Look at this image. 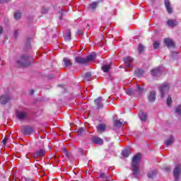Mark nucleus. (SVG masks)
<instances>
[{
	"instance_id": "1",
	"label": "nucleus",
	"mask_w": 181,
	"mask_h": 181,
	"mask_svg": "<svg viewBox=\"0 0 181 181\" xmlns=\"http://www.w3.org/2000/svg\"><path fill=\"white\" fill-rule=\"evenodd\" d=\"M141 163V153L135 155L132 161V170L133 175L136 177L139 175V164Z\"/></svg>"
},
{
	"instance_id": "2",
	"label": "nucleus",
	"mask_w": 181,
	"mask_h": 181,
	"mask_svg": "<svg viewBox=\"0 0 181 181\" xmlns=\"http://www.w3.org/2000/svg\"><path fill=\"white\" fill-rule=\"evenodd\" d=\"M97 54L95 52H93L90 55H88L86 58H83L81 57H76L75 58V62L78 63L79 64H87V63L90 62H93L94 59H95Z\"/></svg>"
},
{
	"instance_id": "3",
	"label": "nucleus",
	"mask_w": 181,
	"mask_h": 181,
	"mask_svg": "<svg viewBox=\"0 0 181 181\" xmlns=\"http://www.w3.org/2000/svg\"><path fill=\"white\" fill-rule=\"evenodd\" d=\"M30 60H32V58L29 57L28 55L24 54L16 63L18 67H26L30 64Z\"/></svg>"
},
{
	"instance_id": "4",
	"label": "nucleus",
	"mask_w": 181,
	"mask_h": 181,
	"mask_svg": "<svg viewBox=\"0 0 181 181\" xmlns=\"http://www.w3.org/2000/svg\"><path fill=\"white\" fill-rule=\"evenodd\" d=\"M170 88V84L169 83H163L159 88V91L160 93V98H165V96L169 93Z\"/></svg>"
},
{
	"instance_id": "5",
	"label": "nucleus",
	"mask_w": 181,
	"mask_h": 181,
	"mask_svg": "<svg viewBox=\"0 0 181 181\" xmlns=\"http://www.w3.org/2000/svg\"><path fill=\"white\" fill-rule=\"evenodd\" d=\"M180 169H181V165L176 164L173 171V175H174L175 181H179V175H180Z\"/></svg>"
},
{
	"instance_id": "6",
	"label": "nucleus",
	"mask_w": 181,
	"mask_h": 181,
	"mask_svg": "<svg viewBox=\"0 0 181 181\" xmlns=\"http://www.w3.org/2000/svg\"><path fill=\"white\" fill-rule=\"evenodd\" d=\"M162 70H163V67L162 66L156 68L151 71V75L154 77H159L162 74Z\"/></svg>"
},
{
	"instance_id": "7",
	"label": "nucleus",
	"mask_w": 181,
	"mask_h": 181,
	"mask_svg": "<svg viewBox=\"0 0 181 181\" xmlns=\"http://www.w3.org/2000/svg\"><path fill=\"white\" fill-rule=\"evenodd\" d=\"M45 155H46V151L45 149H39L33 154L35 158H43Z\"/></svg>"
},
{
	"instance_id": "8",
	"label": "nucleus",
	"mask_w": 181,
	"mask_h": 181,
	"mask_svg": "<svg viewBox=\"0 0 181 181\" xmlns=\"http://www.w3.org/2000/svg\"><path fill=\"white\" fill-rule=\"evenodd\" d=\"M16 115L18 119L23 120L28 117V114L22 110H18Z\"/></svg>"
},
{
	"instance_id": "9",
	"label": "nucleus",
	"mask_w": 181,
	"mask_h": 181,
	"mask_svg": "<svg viewBox=\"0 0 181 181\" xmlns=\"http://www.w3.org/2000/svg\"><path fill=\"white\" fill-rule=\"evenodd\" d=\"M133 59L131 57H127L125 58H124L123 61L126 64V66L128 69H132V62H133Z\"/></svg>"
},
{
	"instance_id": "10",
	"label": "nucleus",
	"mask_w": 181,
	"mask_h": 181,
	"mask_svg": "<svg viewBox=\"0 0 181 181\" xmlns=\"http://www.w3.org/2000/svg\"><path fill=\"white\" fill-rule=\"evenodd\" d=\"M9 100H11L9 95H2L0 96L1 104H8V103H9Z\"/></svg>"
},
{
	"instance_id": "11",
	"label": "nucleus",
	"mask_w": 181,
	"mask_h": 181,
	"mask_svg": "<svg viewBox=\"0 0 181 181\" xmlns=\"http://www.w3.org/2000/svg\"><path fill=\"white\" fill-rule=\"evenodd\" d=\"M164 43L167 47H175V42L170 38L164 39Z\"/></svg>"
},
{
	"instance_id": "12",
	"label": "nucleus",
	"mask_w": 181,
	"mask_h": 181,
	"mask_svg": "<svg viewBox=\"0 0 181 181\" xmlns=\"http://www.w3.org/2000/svg\"><path fill=\"white\" fill-rule=\"evenodd\" d=\"M165 6L167 9V11L168 13H172L173 12V10L172 8V6L170 5V1L169 0H165L164 1Z\"/></svg>"
},
{
	"instance_id": "13",
	"label": "nucleus",
	"mask_w": 181,
	"mask_h": 181,
	"mask_svg": "<svg viewBox=\"0 0 181 181\" xmlns=\"http://www.w3.org/2000/svg\"><path fill=\"white\" fill-rule=\"evenodd\" d=\"M96 129L99 134L101 132H105V129H107V126L104 124H100L96 127Z\"/></svg>"
},
{
	"instance_id": "14",
	"label": "nucleus",
	"mask_w": 181,
	"mask_h": 181,
	"mask_svg": "<svg viewBox=\"0 0 181 181\" xmlns=\"http://www.w3.org/2000/svg\"><path fill=\"white\" fill-rule=\"evenodd\" d=\"M155 100H156V92L155 90H152L150 92L148 101H150V103H153Z\"/></svg>"
},
{
	"instance_id": "15",
	"label": "nucleus",
	"mask_w": 181,
	"mask_h": 181,
	"mask_svg": "<svg viewBox=\"0 0 181 181\" xmlns=\"http://www.w3.org/2000/svg\"><path fill=\"white\" fill-rule=\"evenodd\" d=\"M95 104L97 106V108H103V98L99 97L96 100H95Z\"/></svg>"
},
{
	"instance_id": "16",
	"label": "nucleus",
	"mask_w": 181,
	"mask_h": 181,
	"mask_svg": "<svg viewBox=\"0 0 181 181\" xmlns=\"http://www.w3.org/2000/svg\"><path fill=\"white\" fill-rule=\"evenodd\" d=\"M92 141L94 144H96L98 145H103V139L100 137L93 136L92 138Z\"/></svg>"
},
{
	"instance_id": "17",
	"label": "nucleus",
	"mask_w": 181,
	"mask_h": 181,
	"mask_svg": "<svg viewBox=\"0 0 181 181\" xmlns=\"http://www.w3.org/2000/svg\"><path fill=\"white\" fill-rule=\"evenodd\" d=\"M167 25L170 26V28H175L177 25V21L176 20H168L167 21Z\"/></svg>"
},
{
	"instance_id": "18",
	"label": "nucleus",
	"mask_w": 181,
	"mask_h": 181,
	"mask_svg": "<svg viewBox=\"0 0 181 181\" xmlns=\"http://www.w3.org/2000/svg\"><path fill=\"white\" fill-rule=\"evenodd\" d=\"M139 117L141 121H142V122L146 121V118H147L146 113H145L144 112H140L139 114Z\"/></svg>"
},
{
	"instance_id": "19",
	"label": "nucleus",
	"mask_w": 181,
	"mask_h": 181,
	"mask_svg": "<svg viewBox=\"0 0 181 181\" xmlns=\"http://www.w3.org/2000/svg\"><path fill=\"white\" fill-rule=\"evenodd\" d=\"M124 124H127V122H121V120H115L114 122V125L115 127H117V128H122V125H124Z\"/></svg>"
},
{
	"instance_id": "20",
	"label": "nucleus",
	"mask_w": 181,
	"mask_h": 181,
	"mask_svg": "<svg viewBox=\"0 0 181 181\" xmlns=\"http://www.w3.org/2000/svg\"><path fill=\"white\" fill-rule=\"evenodd\" d=\"M173 136H170L167 140L165 141L166 146H170V145H172V144H173Z\"/></svg>"
},
{
	"instance_id": "21",
	"label": "nucleus",
	"mask_w": 181,
	"mask_h": 181,
	"mask_svg": "<svg viewBox=\"0 0 181 181\" xmlns=\"http://www.w3.org/2000/svg\"><path fill=\"white\" fill-rule=\"evenodd\" d=\"M122 156H124V158H128V156L131 155V151H129V148H126L123 150L122 152Z\"/></svg>"
},
{
	"instance_id": "22",
	"label": "nucleus",
	"mask_w": 181,
	"mask_h": 181,
	"mask_svg": "<svg viewBox=\"0 0 181 181\" xmlns=\"http://www.w3.org/2000/svg\"><path fill=\"white\" fill-rule=\"evenodd\" d=\"M156 173H158V171L156 170H151L148 173V177H149L150 179H152L153 177H155V176H156Z\"/></svg>"
},
{
	"instance_id": "23",
	"label": "nucleus",
	"mask_w": 181,
	"mask_h": 181,
	"mask_svg": "<svg viewBox=\"0 0 181 181\" xmlns=\"http://www.w3.org/2000/svg\"><path fill=\"white\" fill-rule=\"evenodd\" d=\"M65 40H70L71 39V31L68 30L64 35Z\"/></svg>"
},
{
	"instance_id": "24",
	"label": "nucleus",
	"mask_w": 181,
	"mask_h": 181,
	"mask_svg": "<svg viewBox=\"0 0 181 181\" xmlns=\"http://www.w3.org/2000/svg\"><path fill=\"white\" fill-rule=\"evenodd\" d=\"M110 69H111V64H106V65H103L102 66V70L103 71H104V73H107V71H109Z\"/></svg>"
},
{
	"instance_id": "25",
	"label": "nucleus",
	"mask_w": 181,
	"mask_h": 181,
	"mask_svg": "<svg viewBox=\"0 0 181 181\" xmlns=\"http://www.w3.org/2000/svg\"><path fill=\"white\" fill-rule=\"evenodd\" d=\"M63 62L65 67L71 66V61L69 58H64Z\"/></svg>"
},
{
	"instance_id": "26",
	"label": "nucleus",
	"mask_w": 181,
	"mask_h": 181,
	"mask_svg": "<svg viewBox=\"0 0 181 181\" xmlns=\"http://www.w3.org/2000/svg\"><path fill=\"white\" fill-rule=\"evenodd\" d=\"M84 78L86 80V81H90L91 80V74L90 72H87L84 75Z\"/></svg>"
},
{
	"instance_id": "27",
	"label": "nucleus",
	"mask_w": 181,
	"mask_h": 181,
	"mask_svg": "<svg viewBox=\"0 0 181 181\" xmlns=\"http://www.w3.org/2000/svg\"><path fill=\"white\" fill-rule=\"evenodd\" d=\"M175 112L181 117V105H179L175 107Z\"/></svg>"
},
{
	"instance_id": "28",
	"label": "nucleus",
	"mask_w": 181,
	"mask_h": 181,
	"mask_svg": "<svg viewBox=\"0 0 181 181\" xmlns=\"http://www.w3.org/2000/svg\"><path fill=\"white\" fill-rule=\"evenodd\" d=\"M21 16H22V14L19 11H17L14 13V18L15 19H16V21H18V19L21 18Z\"/></svg>"
},
{
	"instance_id": "29",
	"label": "nucleus",
	"mask_w": 181,
	"mask_h": 181,
	"mask_svg": "<svg viewBox=\"0 0 181 181\" xmlns=\"http://www.w3.org/2000/svg\"><path fill=\"white\" fill-rule=\"evenodd\" d=\"M166 103L168 107H170V105H172V97H170V95H168V97L167 98Z\"/></svg>"
},
{
	"instance_id": "30",
	"label": "nucleus",
	"mask_w": 181,
	"mask_h": 181,
	"mask_svg": "<svg viewBox=\"0 0 181 181\" xmlns=\"http://www.w3.org/2000/svg\"><path fill=\"white\" fill-rule=\"evenodd\" d=\"M33 129L32 127H27L25 131V135H29V134H32Z\"/></svg>"
},
{
	"instance_id": "31",
	"label": "nucleus",
	"mask_w": 181,
	"mask_h": 181,
	"mask_svg": "<svg viewBox=\"0 0 181 181\" xmlns=\"http://www.w3.org/2000/svg\"><path fill=\"white\" fill-rule=\"evenodd\" d=\"M126 93L127 94V95H133V94H135V91L130 88L126 90Z\"/></svg>"
},
{
	"instance_id": "32",
	"label": "nucleus",
	"mask_w": 181,
	"mask_h": 181,
	"mask_svg": "<svg viewBox=\"0 0 181 181\" xmlns=\"http://www.w3.org/2000/svg\"><path fill=\"white\" fill-rule=\"evenodd\" d=\"M98 5V2L94 1L90 4V8H91V9H95V8H97Z\"/></svg>"
},
{
	"instance_id": "33",
	"label": "nucleus",
	"mask_w": 181,
	"mask_h": 181,
	"mask_svg": "<svg viewBox=\"0 0 181 181\" xmlns=\"http://www.w3.org/2000/svg\"><path fill=\"white\" fill-rule=\"evenodd\" d=\"M159 46H160V42L156 41L153 45V49H158L159 47Z\"/></svg>"
},
{
	"instance_id": "34",
	"label": "nucleus",
	"mask_w": 181,
	"mask_h": 181,
	"mask_svg": "<svg viewBox=\"0 0 181 181\" xmlns=\"http://www.w3.org/2000/svg\"><path fill=\"white\" fill-rule=\"evenodd\" d=\"M145 49V47H144V45H139V47H138V51L139 53H142V52Z\"/></svg>"
},
{
	"instance_id": "35",
	"label": "nucleus",
	"mask_w": 181,
	"mask_h": 181,
	"mask_svg": "<svg viewBox=\"0 0 181 181\" xmlns=\"http://www.w3.org/2000/svg\"><path fill=\"white\" fill-rule=\"evenodd\" d=\"M137 91L139 94H141V93H144V88L137 86Z\"/></svg>"
},
{
	"instance_id": "36",
	"label": "nucleus",
	"mask_w": 181,
	"mask_h": 181,
	"mask_svg": "<svg viewBox=\"0 0 181 181\" xmlns=\"http://www.w3.org/2000/svg\"><path fill=\"white\" fill-rule=\"evenodd\" d=\"M136 73L138 74V76H142V74H144V71L142 69H138L136 71Z\"/></svg>"
},
{
	"instance_id": "37",
	"label": "nucleus",
	"mask_w": 181,
	"mask_h": 181,
	"mask_svg": "<svg viewBox=\"0 0 181 181\" xmlns=\"http://www.w3.org/2000/svg\"><path fill=\"white\" fill-rule=\"evenodd\" d=\"M18 35H19V30H16L13 33V36L14 37H18Z\"/></svg>"
},
{
	"instance_id": "38",
	"label": "nucleus",
	"mask_w": 181,
	"mask_h": 181,
	"mask_svg": "<svg viewBox=\"0 0 181 181\" xmlns=\"http://www.w3.org/2000/svg\"><path fill=\"white\" fill-rule=\"evenodd\" d=\"M83 132H84V129H83V128L78 129V134L79 135H81V134H83Z\"/></svg>"
},
{
	"instance_id": "39",
	"label": "nucleus",
	"mask_w": 181,
	"mask_h": 181,
	"mask_svg": "<svg viewBox=\"0 0 181 181\" xmlns=\"http://www.w3.org/2000/svg\"><path fill=\"white\" fill-rule=\"evenodd\" d=\"M3 33H4V28H2V26H0V35H2Z\"/></svg>"
},
{
	"instance_id": "40",
	"label": "nucleus",
	"mask_w": 181,
	"mask_h": 181,
	"mask_svg": "<svg viewBox=\"0 0 181 181\" xmlns=\"http://www.w3.org/2000/svg\"><path fill=\"white\" fill-rule=\"evenodd\" d=\"M6 141H7L6 139H4V140L2 141V144H3L4 145H6Z\"/></svg>"
},
{
	"instance_id": "41",
	"label": "nucleus",
	"mask_w": 181,
	"mask_h": 181,
	"mask_svg": "<svg viewBox=\"0 0 181 181\" xmlns=\"http://www.w3.org/2000/svg\"><path fill=\"white\" fill-rule=\"evenodd\" d=\"M78 151L81 155H83V149L79 148Z\"/></svg>"
},
{
	"instance_id": "42",
	"label": "nucleus",
	"mask_w": 181,
	"mask_h": 181,
	"mask_svg": "<svg viewBox=\"0 0 181 181\" xmlns=\"http://www.w3.org/2000/svg\"><path fill=\"white\" fill-rule=\"evenodd\" d=\"M4 2H6L5 0H0V4H4Z\"/></svg>"
},
{
	"instance_id": "43",
	"label": "nucleus",
	"mask_w": 181,
	"mask_h": 181,
	"mask_svg": "<svg viewBox=\"0 0 181 181\" xmlns=\"http://www.w3.org/2000/svg\"><path fill=\"white\" fill-rule=\"evenodd\" d=\"M34 93H35V90H30V94H31V95H33V94H34Z\"/></svg>"
},
{
	"instance_id": "44",
	"label": "nucleus",
	"mask_w": 181,
	"mask_h": 181,
	"mask_svg": "<svg viewBox=\"0 0 181 181\" xmlns=\"http://www.w3.org/2000/svg\"><path fill=\"white\" fill-rule=\"evenodd\" d=\"M101 176H102V177H104V176H105V174L103 173V174L101 175Z\"/></svg>"
},
{
	"instance_id": "45",
	"label": "nucleus",
	"mask_w": 181,
	"mask_h": 181,
	"mask_svg": "<svg viewBox=\"0 0 181 181\" xmlns=\"http://www.w3.org/2000/svg\"><path fill=\"white\" fill-rule=\"evenodd\" d=\"M169 170H170V168H167V172H169Z\"/></svg>"
},
{
	"instance_id": "46",
	"label": "nucleus",
	"mask_w": 181,
	"mask_h": 181,
	"mask_svg": "<svg viewBox=\"0 0 181 181\" xmlns=\"http://www.w3.org/2000/svg\"><path fill=\"white\" fill-rule=\"evenodd\" d=\"M59 19L62 20V16L59 17Z\"/></svg>"
}]
</instances>
